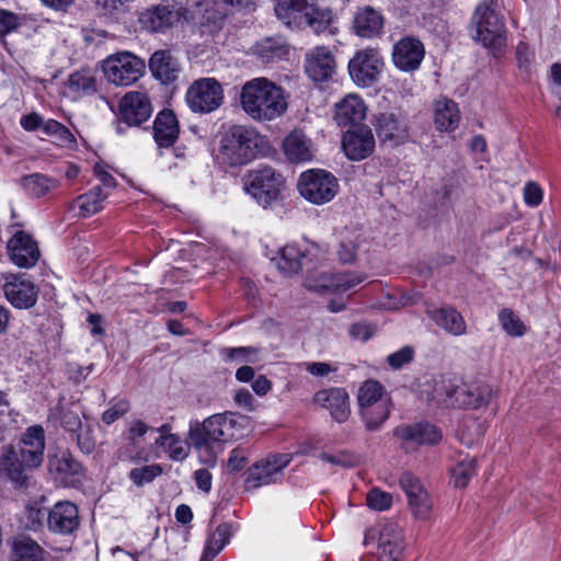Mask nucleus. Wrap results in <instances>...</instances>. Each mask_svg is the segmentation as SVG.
I'll list each match as a JSON object with an SVG mask.
<instances>
[{"mask_svg":"<svg viewBox=\"0 0 561 561\" xmlns=\"http://www.w3.org/2000/svg\"><path fill=\"white\" fill-rule=\"evenodd\" d=\"M376 330L373 324L356 322L350 327L348 333L353 340L366 342L375 335Z\"/></svg>","mask_w":561,"mask_h":561,"instance_id":"61","label":"nucleus"},{"mask_svg":"<svg viewBox=\"0 0 561 561\" xmlns=\"http://www.w3.org/2000/svg\"><path fill=\"white\" fill-rule=\"evenodd\" d=\"M245 192L263 207L272 205L280 198L285 188L283 175L268 165L249 171L243 178Z\"/></svg>","mask_w":561,"mask_h":561,"instance_id":"5","label":"nucleus"},{"mask_svg":"<svg viewBox=\"0 0 561 561\" xmlns=\"http://www.w3.org/2000/svg\"><path fill=\"white\" fill-rule=\"evenodd\" d=\"M333 21V13L328 8H319L316 1L310 5V10L304 13L301 21L299 22V28L302 26H309L316 33H322L328 30Z\"/></svg>","mask_w":561,"mask_h":561,"instance_id":"40","label":"nucleus"},{"mask_svg":"<svg viewBox=\"0 0 561 561\" xmlns=\"http://www.w3.org/2000/svg\"><path fill=\"white\" fill-rule=\"evenodd\" d=\"M224 89L214 78H203L194 81L186 91L187 106L199 114H208L224 103Z\"/></svg>","mask_w":561,"mask_h":561,"instance_id":"8","label":"nucleus"},{"mask_svg":"<svg viewBox=\"0 0 561 561\" xmlns=\"http://www.w3.org/2000/svg\"><path fill=\"white\" fill-rule=\"evenodd\" d=\"M434 124L437 130L451 133L460 123V111L456 102L447 98L437 99L433 104Z\"/></svg>","mask_w":561,"mask_h":561,"instance_id":"31","label":"nucleus"},{"mask_svg":"<svg viewBox=\"0 0 561 561\" xmlns=\"http://www.w3.org/2000/svg\"><path fill=\"white\" fill-rule=\"evenodd\" d=\"M119 112L128 126H139L150 118L152 105L145 93L129 92L121 100Z\"/></svg>","mask_w":561,"mask_h":561,"instance_id":"19","label":"nucleus"},{"mask_svg":"<svg viewBox=\"0 0 561 561\" xmlns=\"http://www.w3.org/2000/svg\"><path fill=\"white\" fill-rule=\"evenodd\" d=\"M499 321L510 336L518 337L526 333V325L511 309L501 310Z\"/></svg>","mask_w":561,"mask_h":561,"instance_id":"52","label":"nucleus"},{"mask_svg":"<svg viewBox=\"0 0 561 561\" xmlns=\"http://www.w3.org/2000/svg\"><path fill=\"white\" fill-rule=\"evenodd\" d=\"M377 135L381 141L402 144L408 138V124L405 119L393 113H382L377 119Z\"/></svg>","mask_w":561,"mask_h":561,"instance_id":"27","label":"nucleus"},{"mask_svg":"<svg viewBox=\"0 0 561 561\" xmlns=\"http://www.w3.org/2000/svg\"><path fill=\"white\" fill-rule=\"evenodd\" d=\"M494 0H483L476 9L472 23L474 39L484 47L500 50L506 45L504 23L495 11Z\"/></svg>","mask_w":561,"mask_h":561,"instance_id":"6","label":"nucleus"},{"mask_svg":"<svg viewBox=\"0 0 561 561\" xmlns=\"http://www.w3.org/2000/svg\"><path fill=\"white\" fill-rule=\"evenodd\" d=\"M129 411V403L127 400H116L107 410L102 413L103 423L110 425L121 419Z\"/></svg>","mask_w":561,"mask_h":561,"instance_id":"59","label":"nucleus"},{"mask_svg":"<svg viewBox=\"0 0 561 561\" xmlns=\"http://www.w3.org/2000/svg\"><path fill=\"white\" fill-rule=\"evenodd\" d=\"M523 199L528 207H538L543 199V190L538 183L529 181L524 185Z\"/></svg>","mask_w":561,"mask_h":561,"instance_id":"58","label":"nucleus"},{"mask_svg":"<svg viewBox=\"0 0 561 561\" xmlns=\"http://www.w3.org/2000/svg\"><path fill=\"white\" fill-rule=\"evenodd\" d=\"M400 486L407 494L408 500L425 491L420 479L408 472L401 476Z\"/></svg>","mask_w":561,"mask_h":561,"instance_id":"60","label":"nucleus"},{"mask_svg":"<svg viewBox=\"0 0 561 561\" xmlns=\"http://www.w3.org/2000/svg\"><path fill=\"white\" fill-rule=\"evenodd\" d=\"M382 14L371 7L359 8L353 20L356 35L364 38L378 36L383 27Z\"/></svg>","mask_w":561,"mask_h":561,"instance_id":"30","label":"nucleus"},{"mask_svg":"<svg viewBox=\"0 0 561 561\" xmlns=\"http://www.w3.org/2000/svg\"><path fill=\"white\" fill-rule=\"evenodd\" d=\"M376 561H403L404 540L401 528L394 523H386L379 531Z\"/></svg>","mask_w":561,"mask_h":561,"instance_id":"14","label":"nucleus"},{"mask_svg":"<svg viewBox=\"0 0 561 561\" xmlns=\"http://www.w3.org/2000/svg\"><path fill=\"white\" fill-rule=\"evenodd\" d=\"M150 428L151 427L141 420H133L127 424L124 436L127 442V457L130 460L136 461L142 459L144 449L134 450L140 447L142 438Z\"/></svg>","mask_w":561,"mask_h":561,"instance_id":"38","label":"nucleus"},{"mask_svg":"<svg viewBox=\"0 0 561 561\" xmlns=\"http://www.w3.org/2000/svg\"><path fill=\"white\" fill-rule=\"evenodd\" d=\"M77 440V445L84 454H91L95 448V438L93 436V425L85 421L84 425L72 436Z\"/></svg>","mask_w":561,"mask_h":561,"instance_id":"54","label":"nucleus"},{"mask_svg":"<svg viewBox=\"0 0 561 561\" xmlns=\"http://www.w3.org/2000/svg\"><path fill=\"white\" fill-rule=\"evenodd\" d=\"M426 313L428 318L447 334L453 336L467 334V322L455 307L446 305L439 308L428 309Z\"/></svg>","mask_w":561,"mask_h":561,"instance_id":"22","label":"nucleus"},{"mask_svg":"<svg viewBox=\"0 0 561 561\" xmlns=\"http://www.w3.org/2000/svg\"><path fill=\"white\" fill-rule=\"evenodd\" d=\"M477 461L474 458H466L451 469V481L456 488H465L476 474Z\"/></svg>","mask_w":561,"mask_h":561,"instance_id":"49","label":"nucleus"},{"mask_svg":"<svg viewBox=\"0 0 561 561\" xmlns=\"http://www.w3.org/2000/svg\"><path fill=\"white\" fill-rule=\"evenodd\" d=\"M367 107L357 94H347L334 105L333 119L339 126L356 125L366 117Z\"/></svg>","mask_w":561,"mask_h":561,"instance_id":"23","label":"nucleus"},{"mask_svg":"<svg viewBox=\"0 0 561 561\" xmlns=\"http://www.w3.org/2000/svg\"><path fill=\"white\" fill-rule=\"evenodd\" d=\"M483 425L474 420L465 422L458 431V437L466 446H472L483 436Z\"/></svg>","mask_w":561,"mask_h":561,"instance_id":"53","label":"nucleus"},{"mask_svg":"<svg viewBox=\"0 0 561 561\" xmlns=\"http://www.w3.org/2000/svg\"><path fill=\"white\" fill-rule=\"evenodd\" d=\"M375 145L374 134L367 126L348 130L342 138V149L345 156L353 161H360L370 156Z\"/></svg>","mask_w":561,"mask_h":561,"instance_id":"16","label":"nucleus"},{"mask_svg":"<svg viewBox=\"0 0 561 561\" xmlns=\"http://www.w3.org/2000/svg\"><path fill=\"white\" fill-rule=\"evenodd\" d=\"M366 274L359 272L321 273L306 279L305 286L318 293L346 294L365 282Z\"/></svg>","mask_w":561,"mask_h":561,"instance_id":"9","label":"nucleus"},{"mask_svg":"<svg viewBox=\"0 0 561 561\" xmlns=\"http://www.w3.org/2000/svg\"><path fill=\"white\" fill-rule=\"evenodd\" d=\"M393 434L400 440L401 448L408 453L423 445H435L442 439L438 427L430 423L398 426Z\"/></svg>","mask_w":561,"mask_h":561,"instance_id":"11","label":"nucleus"},{"mask_svg":"<svg viewBox=\"0 0 561 561\" xmlns=\"http://www.w3.org/2000/svg\"><path fill=\"white\" fill-rule=\"evenodd\" d=\"M45 435L41 426L27 428L21 439L20 455L28 468H37L43 462Z\"/></svg>","mask_w":561,"mask_h":561,"instance_id":"24","label":"nucleus"},{"mask_svg":"<svg viewBox=\"0 0 561 561\" xmlns=\"http://www.w3.org/2000/svg\"><path fill=\"white\" fill-rule=\"evenodd\" d=\"M252 54L263 62L282 60L289 56L290 47L283 37H265L251 48Z\"/></svg>","mask_w":561,"mask_h":561,"instance_id":"32","label":"nucleus"},{"mask_svg":"<svg viewBox=\"0 0 561 561\" xmlns=\"http://www.w3.org/2000/svg\"><path fill=\"white\" fill-rule=\"evenodd\" d=\"M179 19V11L167 4H158L144 11L139 16V23L150 32H163Z\"/></svg>","mask_w":561,"mask_h":561,"instance_id":"26","label":"nucleus"},{"mask_svg":"<svg viewBox=\"0 0 561 561\" xmlns=\"http://www.w3.org/2000/svg\"><path fill=\"white\" fill-rule=\"evenodd\" d=\"M248 423L247 416L234 412L216 413L203 422H191L187 437L198 454L199 461L213 467L222 451V448L216 450V445L241 437Z\"/></svg>","mask_w":561,"mask_h":561,"instance_id":"1","label":"nucleus"},{"mask_svg":"<svg viewBox=\"0 0 561 561\" xmlns=\"http://www.w3.org/2000/svg\"><path fill=\"white\" fill-rule=\"evenodd\" d=\"M291 461L288 454L273 455L253 465L245 480L248 489H257L275 483L283 477V470Z\"/></svg>","mask_w":561,"mask_h":561,"instance_id":"10","label":"nucleus"},{"mask_svg":"<svg viewBox=\"0 0 561 561\" xmlns=\"http://www.w3.org/2000/svg\"><path fill=\"white\" fill-rule=\"evenodd\" d=\"M154 445L160 448L170 460L182 462L188 456L191 451L192 443L183 439L180 435H169L164 437H158L154 440Z\"/></svg>","mask_w":561,"mask_h":561,"instance_id":"36","label":"nucleus"},{"mask_svg":"<svg viewBox=\"0 0 561 561\" xmlns=\"http://www.w3.org/2000/svg\"><path fill=\"white\" fill-rule=\"evenodd\" d=\"M337 67L336 50L316 46L305 55V70H334Z\"/></svg>","mask_w":561,"mask_h":561,"instance_id":"35","label":"nucleus"},{"mask_svg":"<svg viewBox=\"0 0 561 561\" xmlns=\"http://www.w3.org/2000/svg\"><path fill=\"white\" fill-rule=\"evenodd\" d=\"M145 60L124 50L110 55L102 61V70H145Z\"/></svg>","mask_w":561,"mask_h":561,"instance_id":"39","label":"nucleus"},{"mask_svg":"<svg viewBox=\"0 0 561 561\" xmlns=\"http://www.w3.org/2000/svg\"><path fill=\"white\" fill-rule=\"evenodd\" d=\"M196 8L201 14V23L214 31L221 26L231 12L232 3L229 0H201L196 2Z\"/></svg>","mask_w":561,"mask_h":561,"instance_id":"29","label":"nucleus"},{"mask_svg":"<svg viewBox=\"0 0 561 561\" xmlns=\"http://www.w3.org/2000/svg\"><path fill=\"white\" fill-rule=\"evenodd\" d=\"M234 528L231 524H220L209 535L199 561H213L214 558L225 548L233 535Z\"/></svg>","mask_w":561,"mask_h":561,"instance_id":"37","label":"nucleus"},{"mask_svg":"<svg viewBox=\"0 0 561 561\" xmlns=\"http://www.w3.org/2000/svg\"><path fill=\"white\" fill-rule=\"evenodd\" d=\"M0 284L7 299L16 308L27 309L35 305L37 290L32 282L14 274H0Z\"/></svg>","mask_w":561,"mask_h":561,"instance_id":"12","label":"nucleus"},{"mask_svg":"<svg viewBox=\"0 0 561 561\" xmlns=\"http://www.w3.org/2000/svg\"><path fill=\"white\" fill-rule=\"evenodd\" d=\"M366 502L375 511H386L392 505V495L376 488L367 493Z\"/></svg>","mask_w":561,"mask_h":561,"instance_id":"55","label":"nucleus"},{"mask_svg":"<svg viewBox=\"0 0 561 561\" xmlns=\"http://www.w3.org/2000/svg\"><path fill=\"white\" fill-rule=\"evenodd\" d=\"M314 402L329 411L332 419L339 423H344L350 417V396L343 388L320 390L314 394Z\"/></svg>","mask_w":561,"mask_h":561,"instance_id":"20","label":"nucleus"},{"mask_svg":"<svg viewBox=\"0 0 561 561\" xmlns=\"http://www.w3.org/2000/svg\"><path fill=\"white\" fill-rule=\"evenodd\" d=\"M66 91L75 99L94 93L96 91L95 79L90 72H71L66 83Z\"/></svg>","mask_w":561,"mask_h":561,"instance_id":"44","label":"nucleus"},{"mask_svg":"<svg viewBox=\"0 0 561 561\" xmlns=\"http://www.w3.org/2000/svg\"><path fill=\"white\" fill-rule=\"evenodd\" d=\"M163 469L159 463L146 465L142 467L133 468L129 471V479L137 486H142L153 481L157 477L161 476Z\"/></svg>","mask_w":561,"mask_h":561,"instance_id":"51","label":"nucleus"},{"mask_svg":"<svg viewBox=\"0 0 561 561\" xmlns=\"http://www.w3.org/2000/svg\"><path fill=\"white\" fill-rule=\"evenodd\" d=\"M180 134L179 121L171 110L158 113L153 122V138L159 148H170Z\"/></svg>","mask_w":561,"mask_h":561,"instance_id":"25","label":"nucleus"},{"mask_svg":"<svg viewBox=\"0 0 561 561\" xmlns=\"http://www.w3.org/2000/svg\"><path fill=\"white\" fill-rule=\"evenodd\" d=\"M43 131L54 137L56 144L59 146L72 147L76 144V138L72 133L55 119H47L45 124H43Z\"/></svg>","mask_w":561,"mask_h":561,"instance_id":"48","label":"nucleus"},{"mask_svg":"<svg viewBox=\"0 0 561 561\" xmlns=\"http://www.w3.org/2000/svg\"><path fill=\"white\" fill-rule=\"evenodd\" d=\"M268 148V141L255 128L243 125L230 127L222 136L219 158L230 167L243 165Z\"/></svg>","mask_w":561,"mask_h":561,"instance_id":"3","label":"nucleus"},{"mask_svg":"<svg viewBox=\"0 0 561 561\" xmlns=\"http://www.w3.org/2000/svg\"><path fill=\"white\" fill-rule=\"evenodd\" d=\"M19 414L11 408L5 394L0 392V438L3 439L5 434H11L18 425Z\"/></svg>","mask_w":561,"mask_h":561,"instance_id":"50","label":"nucleus"},{"mask_svg":"<svg viewBox=\"0 0 561 561\" xmlns=\"http://www.w3.org/2000/svg\"><path fill=\"white\" fill-rule=\"evenodd\" d=\"M409 506L417 519H425L427 518L431 510H432V503L430 501L428 494L426 491L420 493L416 496H413L409 500Z\"/></svg>","mask_w":561,"mask_h":561,"instance_id":"56","label":"nucleus"},{"mask_svg":"<svg viewBox=\"0 0 561 561\" xmlns=\"http://www.w3.org/2000/svg\"><path fill=\"white\" fill-rule=\"evenodd\" d=\"M356 400L366 430L379 431L391 411V398L385 387L375 379H368L359 386Z\"/></svg>","mask_w":561,"mask_h":561,"instance_id":"4","label":"nucleus"},{"mask_svg":"<svg viewBox=\"0 0 561 561\" xmlns=\"http://www.w3.org/2000/svg\"><path fill=\"white\" fill-rule=\"evenodd\" d=\"M61 426L71 434V436L77 433L83 425L81 417L77 412L73 411H65L62 412L60 419Z\"/></svg>","mask_w":561,"mask_h":561,"instance_id":"64","label":"nucleus"},{"mask_svg":"<svg viewBox=\"0 0 561 561\" xmlns=\"http://www.w3.org/2000/svg\"><path fill=\"white\" fill-rule=\"evenodd\" d=\"M340 188L337 179L329 171L310 169L299 175L297 190L301 197L314 205L331 202Z\"/></svg>","mask_w":561,"mask_h":561,"instance_id":"7","label":"nucleus"},{"mask_svg":"<svg viewBox=\"0 0 561 561\" xmlns=\"http://www.w3.org/2000/svg\"><path fill=\"white\" fill-rule=\"evenodd\" d=\"M176 67L169 50H157L149 59V70H175Z\"/></svg>","mask_w":561,"mask_h":561,"instance_id":"57","label":"nucleus"},{"mask_svg":"<svg viewBox=\"0 0 561 561\" xmlns=\"http://www.w3.org/2000/svg\"><path fill=\"white\" fill-rule=\"evenodd\" d=\"M8 254L11 262L22 268L34 266L39 259V249L31 234L18 230L7 243Z\"/></svg>","mask_w":561,"mask_h":561,"instance_id":"13","label":"nucleus"},{"mask_svg":"<svg viewBox=\"0 0 561 561\" xmlns=\"http://www.w3.org/2000/svg\"><path fill=\"white\" fill-rule=\"evenodd\" d=\"M12 561H43V550L35 540L19 537L12 542Z\"/></svg>","mask_w":561,"mask_h":561,"instance_id":"43","label":"nucleus"},{"mask_svg":"<svg viewBox=\"0 0 561 561\" xmlns=\"http://www.w3.org/2000/svg\"><path fill=\"white\" fill-rule=\"evenodd\" d=\"M78 507L68 501L57 502L47 512V525L50 531L60 535L72 534L79 526Z\"/></svg>","mask_w":561,"mask_h":561,"instance_id":"18","label":"nucleus"},{"mask_svg":"<svg viewBox=\"0 0 561 561\" xmlns=\"http://www.w3.org/2000/svg\"><path fill=\"white\" fill-rule=\"evenodd\" d=\"M302 251L296 244H287L282 248L277 256L273 257L277 268L284 273H297L301 267Z\"/></svg>","mask_w":561,"mask_h":561,"instance_id":"41","label":"nucleus"},{"mask_svg":"<svg viewBox=\"0 0 561 561\" xmlns=\"http://www.w3.org/2000/svg\"><path fill=\"white\" fill-rule=\"evenodd\" d=\"M423 399L438 405H454L455 383L444 377L426 379L420 390Z\"/></svg>","mask_w":561,"mask_h":561,"instance_id":"28","label":"nucleus"},{"mask_svg":"<svg viewBox=\"0 0 561 561\" xmlns=\"http://www.w3.org/2000/svg\"><path fill=\"white\" fill-rule=\"evenodd\" d=\"M414 351L410 346H404L399 351L390 354L387 358L389 366L393 369H400L405 364L410 363L413 359Z\"/></svg>","mask_w":561,"mask_h":561,"instance_id":"62","label":"nucleus"},{"mask_svg":"<svg viewBox=\"0 0 561 561\" xmlns=\"http://www.w3.org/2000/svg\"><path fill=\"white\" fill-rule=\"evenodd\" d=\"M240 106L256 122H272L287 111V100L280 87L266 78L247 81L240 92Z\"/></svg>","mask_w":561,"mask_h":561,"instance_id":"2","label":"nucleus"},{"mask_svg":"<svg viewBox=\"0 0 561 561\" xmlns=\"http://www.w3.org/2000/svg\"><path fill=\"white\" fill-rule=\"evenodd\" d=\"M366 244L365 238L358 233H350L343 238L337 250V257L343 264H352Z\"/></svg>","mask_w":561,"mask_h":561,"instance_id":"46","label":"nucleus"},{"mask_svg":"<svg viewBox=\"0 0 561 561\" xmlns=\"http://www.w3.org/2000/svg\"><path fill=\"white\" fill-rule=\"evenodd\" d=\"M385 61L377 48L358 50L348 62V70H380Z\"/></svg>","mask_w":561,"mask_h":561,"instance_id":"42","label":"nucleus"},{"mask_svg":"<svg viewBox=\"0 0 561 561\" xmlns=\"http://www.w3.org/2000/svg\"><path fill=\"white\" fill-rule=\"evenodd\" d=\"M107 196L108 193L104 192L101 186H95L85 194L78 196L73 201L71 208L77 210V216L87 218L99 213L103 208V202Z\"/></svg>","mask_w":561,"mask_h":561,"instance_id":"33","label":"nucleus"},{"mask_svg":"<svg viewBox=\"0 0 561 561\" xmlns=\"http://www.w3.org/2000/svg\"><path fill=\"white\" fill-rule=\"evenodd\" d=\"M494 397L493 388L483 381L455 383L454 405L478 409Z\"/></svg>","mask_w":561,"mask_h":561,"instance_id":"17","label":"nucleus"},{"mask_svg":"<svg viewBox=\"0 0 561 561\" xmlns=\"http://www.w3.org/2000/svg\"><path fill=\"white\" fill-rule=\"evenodd\" d=\"M283 151L290 162H309L316 156L313 141L302 129L291 130L283 140Z\"/></svg>","mask_w":561,"mask_h":561,"instance_id":"21","label":"nucleus"},{"mask_svg":"<svg viewBox=\"0 0 561 561\" xmlns=\"http://www.w3.org/2000/svg\"><path fill=\"white\" fill-rule=\"evenodd\" d=\"M228 356L231 360L238 363H255L257 356V350L254 347H234L227 350Z\"/></svg>","mask_w":561,"mask_h":561,"instance_id":"63","label":"nucleus"},{"mask_svg":"<svg viewBox=\"0 0 561 561\" xmlns=\"http://www.w3.org/2000/svg\"><path fill=\"white\" fill-rule=\"evenodd\" d=\"M20 453L13 448L5 449L0 458V474L9 478L16 484L23 485L26 480L24 471L28 467L24 463V459H20Z\"/></svg>","mask_w":561,"mask_h":561,"instance_id":"34","label":"nucleus"},{"mask_svg":"<svg viewBox=\"0 0 561 561\" xmlns=\"http://www.w3.org/2000/svg\"><path fill=\"white\" fill-rule=\"evenodd\" d=\"M22 185L24 190L35 196L42 197L55 190L58 186V182L44 174L34 173L22 179Z\"/></svg>","mask_w":561,"mask_h":561,"instance_id":"47","label":"nucleus"},{"mask_svg":"<svg viewBox=\"0 0 561 561\" xmlns=\"http://www.w3.org/2000/svg\"><path fill=\"white\" fill-rule=\"evenodd\" d=\"M48 467L51 473L62 480L77 476L81 469L80 463L67 453H60L53 456L48 461Z\"/></svg>","mask_w":561,"mask_h":561,"instance_id":"45","label":"nucleus"},{"mask_svg":"<svg viewBox=\"0 0 561 561\" xmlns=\"http://www.w3.org/2000/svg\"><path fill=\"white\" fill-rule=\"evenodd\" d=\"M425 56L423 43L413 36H405L393 45L392 60L400 70H417Z\"/></svg>","mask_w":561,"mask_h":561,"instance_id":"15","label":"nucleus"}]
</instances>
